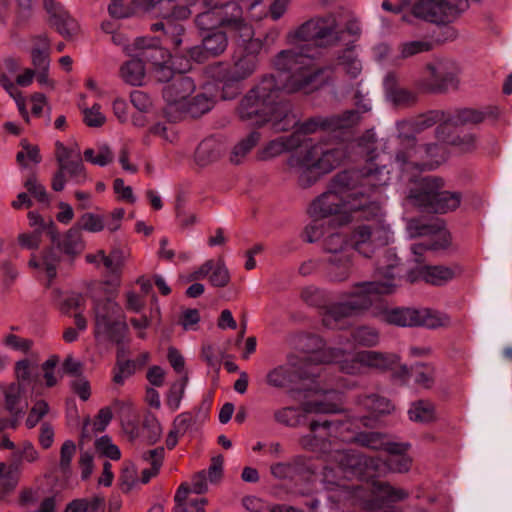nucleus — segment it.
I'll return each instance as SVG.
<instances>
[{"mask_svg": "<svg viewBox=\"0 0 512 512\" xmlns=\"http://www.w3.org/2000/svg\"><path fill=\"white\" fill-rule=\"evenodd\" d=\"M271 474L278 479L292 478L298 472V463L291 462H278L271 466Z\"/></svg>", "mask_w": 512, "mask_h": 512, "instance_id": "0e129e2a", "label": "nucleus"}, {"mask_svg": "<svg viewBox=\"0 0 512 512\" xmlns=\"http://www.w3.org/2000/svg\"><path fill=\"white\" fill-rule=\"evenodd\" d=\"M1 343L7 348L21 353H28L33 345L32 340L19 337L13 333L3 335Z\"/></svg>", "mask_w": 512, "mask_h": 512, "instance_id": "5fc2aeb1", "label": "nucleus"}, {"mask_svg": "<svg viewBox=\"0 0 512 512\" xmlns=\"http://www.w3.org/2000/svg\"><path fill=\"white\" fill-rule=\"evenodd\" d=\"M76 453V445L72 440H66L60 450L59 468L67 474L71 470V462Z\"/></svg>", "mask_w": 512, "mask_h": 512, "instance_id": "052dcab7", "label": "nucleus"}, {"mask_svg": "<svg viewBox=\"0 0 512 512\" xmlns=\"http://www.w3.org/2000/svg\"><path fill=\"white\" fill-rule=\"evenodd\" d=\"M409 419L416 423H430L436 419L434 404L429 400H417L408 410Z\"/></svg>", "mask_w": 512, "mask_h": 512, "instance_id": "f704fd0d", "label": "nucleus"}, {"mask_svg": "<svg viewBox=\"0 0 512 512\" xmlns=\"http://www.w3.org/2000/svg\"><path fill=\"white\" fill-rule=\"evenodd\" d=\"M49 412V405L44 400H38L32 406L29 415L26 419V426L28 428L35 427L40 420Z\"/></svg>", "mask_w": 512, "mask_h": 512, "instance_id": "e2e57ef3", "label": "nucleus"}, {"mask_svg": "<svg viewBox=\"0 0 512 512\" xmlns=\"http://www.w3.org/2000/svg\"><path fill=\"white\" fill-rule=\"evenodd\" d=\"M43 40V49L33 48L31 51L32 64L34 66V70L41 69H49L50 68V59H49V39L47 36H43L41 38Z\"/></svg>", "mask_w": 512, "mask_h": 512, "instance_id": "3c124183", "label": "nucleus"}, {"mask_svg": "<svg viewBox=\"0 0 512 512\" xmlns=\"http://www.w3.org/2000/svg\"><path fill=\"white\" fill-rule=\"evenodd\" d=\"M436 123L435 115L427 114L419 116L415 119L401 120L398 121L397 126V138L401 144H413L415 140V134L433 126Z\"/></svg>", "mask_w": 512, "mask_h": 512, "instance_id": "cd10ccee", "label": "nucleus"}, {"mask_svg": "<svg viewBox=\"0 0 512 512\" xmlns=\"http://www.w3.org/2000/svg\"><path fill=\"white\" fill-rule=\"evenodd\" d=\"M104 499L99 496L77 498L66 505L64 512H103Z\"/></svg>", "mask_w": 512, "mask_h": 512, "instance_id": "e433bc0d", "label": "nucleus"}, {"mask_svg": "<svg viewBox=\"0 0 512 512\" xmlns=\"http://www.w3.org/2000/svg\"><path fill=\"white\" fill-rule=\"evenodd\" d=\"M311 360L336 363L342 372L358 375L363 373L365 369H391L399 363V356L372 350L351 353L342 348H327L313 355Z\"/></svg>", "mask_w": 512, "mask_h": 512, "instance_id": "6e6552de", "label": "nucleus"}, {"mask_svg": "<svg viewBox=\"0 0 512 512\" xmlns=\"http://www.w3.org/2000/svg\"><path fill=\"white\" fill-rule=\"evenodd\" d=\"M346 157L347 151L343 144L320 140L292 154L287 165L297 175L299 185L306 188L339 167Z\"/></svg>", "mask_w": 512, "mask_h": 512, "instance_id": "20e7f679", "label": "nucleus"}, {"mask_svg": "<svg viewBox=\"0 0 512 512\" xmlns=\"http://www.w3.org/2000/svg\"><path fill=\"white\" fill-rule=\"evenodd\" d=\"M135 47L141 50L137 56H141L146 61L154 64V75L159 82H166L168 84L177 75V73L165 63L167 53L158 46V41L144 37L137 38L135 39Z\"/></svg>", "mask_w": 512, "mask_h": 512, "instance_id": "5701e85b", "label": "nucleus"}, {"mask_svg": "<svg viewBox=\"0 0 512 512\" xmlns=\"http://www.w3.org/2000/svg\"><path fill=\"white\" fill-rule=\"evenodd\" d=\"M341 396L335 391H328L324 399L308 400L302 404V410L306 414L335 413L339 411Z\"/></svg>", "mask_w": 512, "mask_h": 512, "instance_id": "7c9ffc66", "label": "nucleus"}, {"mask_svg": "<svg viewBox=\"0 0 512 512\" xmlns=\"http://www.w3.org/2000/svg\"><path fill=\"white\" fill-rule=\"evenodd\" d=\"M83 120L89 127H100L105 121L106 117L100 111V105L94 104L91 108H83Z\"/></svg>", "mask_w": 512, "mask_h": 512, "instance_id": "338daca9", "label": "nucleus"}, {"mask_svg": "<svg viewBox=\"0 0 512 512\" xmlns=\"http://www.w3.org/2000/svg\"><path fill=\"white\" fill-rule=\"evenodd\" d=\"M289 139L280 137L278 139L270 141L261 151L260 158L267 160L274 158L286 152L290 148Z\"/></svg>", "mask_w": 512, "mask_h": 512, "instance_id": "603ef678", "label": "nucleus"}, {"mask_svg": "<svg viewBox=\"0 0 512 512\" xmlns=\"http://www.w3.org/2000/svg\"><path fill=\"white\" fill-rule=\"evenodd\" d=\"M259 140L260 134L256 131L251 132L245 138L241 139L232 148L230 161L234 164H240L246 155L256 146Z\"/></svg>", "mask_w": 512, "mask_h": 512, "instance_id": "4c0bfd02", "label": "nucleus"}, {"mask_svg": "<svg viewBox=\"0 0 512 512\" xmlns=\"http://www.w3.org/2000/svg\"><path fill=\"white\" fill-rule=\"evenodd\" d=\"M434 249L432 245H424L422 243L414 244L411 247L413 254L412 262L416 264L415 268H410L407 272V280L411 283L423 280L432 285H443L446 282L452 280L457 271L458 267H446V266H429L424 265L422 256L427 250Z\"/></svg>", "mask_w": 512, "mask_h": 512, "instance_id": "a211bd4d", "label": "nucleus"}, {"mask_svg": "<svg viewBox=\"0 0 512 512\" xmlns=\"http://www.w3.org/2000/svg\"><path fill=\"white\" fill-rule=\"evenodd\" d=\"M22 392L23 388L22 384L20 383H12L6 388L4 392L5 408L14 417V419L1 424L0 430L8 426H11L12 428L16 427L18 418L21 417L24 413V407L20 406V398Z\"/></svg>", "mask_w": 512, "mask_h": 512, "instance_id": "c756f323", "label": "nucleus"}, {"mask_svg": "<svg viewBox=\"0 0 512 512\" xmlns=\"http://www.w3.org/2000/svg\"><path fill=\"white\" fill-rule=\"evenodd\" d=\"M324 252L328 255L329 276L334 281L348 279L352 272V252L347 236L342 232H333L323 240Z\"/></svg>", "mask_w": 512, "mask_h": 512, "instance_id": "f3484780", "label": "nucleus"}, {"mask_svg": "<svg viewBox=\"0 0 512 512\" xmlns=\"http://www.w3.org/2000/svg\"><path fill=\"white\" fill-rule=\"evenodd\" d=\"M274 418L278 423L286 426H297L301 423L299 410L294 407H285L275 411Z\"/></svg>", "mask_w": 512, "mask_h": 512, "instance_id": "bf43d9fd", "label": "nucleus"}, {"mask_svg": "<svg viewBox=\"0 0 512 512\" xmlns=\"http://www.w3.org/2000/svg\"><path fill=\"white\" fill-rule=\"evenodd\" d=\"M341 173L348 174L353 178V181L349 183L351 195L358 201L364 202L363 208L369 209V211L365 210L366 215L377 219L383 216L380 198L390 181V172L386 166L379 167L368 163L362 169L342 171Z\"/></svg>", "mask_w": 512, "mask_h": 512, "instance_id": "0eeeda50", "label": "nucleus"}, {"mask_svg": "<svg viewBox=\"0 0 512 512\" xmlns=\"http://www.w3.org/2000/svg\"><path fill=\"white\" fill-rule=\"evenodd\" d=\"M57 247L72 257L80 254L85 247L80 229L76 226L71 227L57 242Z\"/></svg>", "mask_w": 512, "mask_h": 512, "instance_id": "72a5a7b5", "label": "nucleus"}, {"mask_svg": "<svg viewBox=\"0 0 512 512\" xmlns=\"http://www.w3.org/2000/svg\"><path fill=\"white\" fill-rule=\"evenodd\" d=\"M75 226L80 229V232L84 230L90 233H98L105 228V218L102 215L87 212L79 218Z\"/></svg>", "mask_w": 512, "mask_h": 512, "instance_id": "de8ad7c7", "label": "nucleus"}, {"mask_svg": "<svg viewBox=\"0 0 512 512\" xmlns=\"http://www.w3.org/2000/svg\"><path fill=\"white\" fill-rule=\"evenodd\" d=\"M214 106V101L206 94H197L191 101H187V105L183 110V115L188 114L191 117H199L209 112Z\"/></svg>", "mask_w": 512, "mask_h": 512, "instance_id": "79ce46f5", "label": "nucleus"}, {"mask_svg": "<svg viewBox=\"0 0 512 512\" xmlns=\"http://www.w3.org/2000/svg\"><path fill=\"white\" fill-rule=\"evenodd\" d=\"M410 444L392 443L387 446L389 456L386 460L381 458H367L363 455L347 454L336 450L335 459L338 456L345 457L347 463L341 460L344 471L356 478L381 476L388 473H407L412 466V458L406 454Z\"/></svg>", "mask_w": 512, "mask_h": 512, "instance_id": "423d86ee", "label": "nucleus"}, {"mask_svg": "<svg viewBox=\"0 0 512 512\" xmlns=\"http://www.w3.org/2000/svg\"><path fill=\"white\" fill-rule=\"evenodd\" d=\"M95 447L97 451L112 460H118L121 457L119 448L112 443L108 436H102L97 439L95 442Z\"/></svg>", "mask_w": 512, "mask_h": 512, "instance_id": "69168bd1", "label": "nucleus"}, {"mask_svg": "<svg viewBox=\"0 0 512 512\" xmlns=\"http://www.w3.org/2000/svg\"><path fill=\"white\" fill-rule=\"evenodd\" d=\"M428 76L418 84L419 88L432 93L457 89L462 72L460 64L453 58L439 56L426 64Z\"/></svg>", "mask_w": 512, "mask_h": 512, "instance_id": "2eb2a0df", "label": "nucleus"}, {"mask_svg": "<svg viewBox=\"0 0 512 512\" xmlns=\"http://www.w3.org/2000/svg\"><path fill=\"white\" fill-rule=\"evenodd\" d=\"M127 53L130 55H134L135 58L125 62L120 68L121 78L127 84L132 86H141L145 79V67L143 61L145 60L141 56H137L141 52V50L136 49L135 42L133 43V48L125 47Z\"/></svg>", "mask_w": 512, "mask_h": 512, "instance_id": "c85d7f7f", "label": "nucleus"}, {"mask_svg": "<svg viewBox=\"0 0 512 512\" xmlns=\"http://www.w3.org/2000/svg\"><path fill=\"white\" fill-rule=\"evenodd\" d=\"M403 146L395 156V164L402 171V178L409 182H415L416 173L425 170H434L445 161L443 148L436 143L424 145L401 144Z\"/></svg>", "mask_w": 512, "mask_h": 512, "instance_id": "9b49d317", "label": "nucleus"}, {"mask_svg": "<svg viewBox=\"0 0 512 512\" xmlns=\"http://www.w3.org/2000/svg\"><path fill=\"white\" fill-rule=\"evenodd\" d=\"M94 334L97 339L121 343L127 331V325L121 319L120 306L110 297L94 299Z\"/></svg>", "mask_w": 512, "mask_h": 512, "instance_id": "4468645a", "label": "nucleus"}, {"mask_svg": "<svg viewBox=\"0 0 512 512\" xmlns=\"http://www.w3.org/2000/svg\"><path fill=\"white\" fill-rule=\"evenodd\" d=\"M209 274V282L214 287H225L230 281V274L222 259L213 261V269Z\"/></svg>", "mask_w": 512, "mask_h": 512, "instance_id": "864d4df0", "label": "nucleus"}, {"mask_svg": "<svg viewBox=\"0 0 512 512\" xmlns=\"http://www.w3.org/2000/svg\"><path fill=\"white\" fill-rule=\"evenodd\" d=\"M468 7L467 0L451 4L447 0H421L413 6V14L435 24L453 22Z\"/></svg>", "mask_w": 512, "mask_h": 512, "instance_id": "aec40b11", "label": "nucleus"}, {"mask_svg": "<svg viewBox=\"0 0 512 512\" xmlns=\"http://www.w3.org/2000/svg\"><path fill=\"white\" fill-rule=\"evenodd\" d=\"M163 458V447H158L143 454V459L151 464V468H147L142 471L141 482L143 484L148 483L150 479L158 473L159 468L162 465Z\"/></svg>", "mask_w": 512, "mask_h": 512, "instance_id": "a19ab883", "label": "nucleus"}, {"mask_svg": "<svg viewBox=\"0 0 512 512\" xmlns=\"http://www.w3.org/2000/svg\"><path fill=\"white\" fill-rule=\"evenodd\" d=\"M298 373L290 364L280 365L271 369L266 376V382L274 388H284L296 381Z\"/></svg>", "mask_w": 512, "mask_h": 512, "instance_id": "473e14b6", "label": "nucleus"}, {"mask_svg": "<svg viewBox=\"0 0 512 512\" xmlns=\"http://www.w3.org/2000/svg\"><path fill=\"white\" fill-rule=\"evenodd\" d=\"M219 26L234 33L242 42L250 40L254 36L253 27L243 17L241 6L234 1L215 7Z\"/></svg>", "mask_w": 512, "mask_h": 512, "instance_id": "4be33fe9", "label": "nucleus"}, {"mask_svg": "<svg viewBox=\"0 0 512 512\" xmlns=\"http://www.w3.org/2000/svg\"><path fill=\"white\" fill-rule=\"evenodd\" d=\"M107 257L111 261L110 266H107V271L112 275L120 277L123 266L131 257V252L127 247L114 245Z\"/></svg>", "mask_w": 512, "mask_h": 512, "instance_id": "58836bf2", "label": "nucleus"}, {"mask_svg": "<svg viewBox=\"0 0 512 512\" xmlns=\"http://www.w3.org/2000/svg\"><path fill=\"white\" fill-rule=\"evenodd\" d=\"M137 370V363L132 360L125 359V351L121 347L117 352V362L113 369V381L118 385H122L124 381L132 376Z\"/></svg>", "mask_w": 512, "mask_h": 512, "instance_id": "c9c22d12", "label": "nucleus"}, {"mask_svg": "<svg viewBox=\"0 0 512 512\" xmlns=\"http://www.w3.org/2000/svg\"><path fill=\"white\" fill-rule=\"evenodd\" d=\"M352 344L364 347H374L380 341L377 329L369 326H360L351 333Z\"/></svg>", "mask_w": 512, "mask_h": 512, "instance_id": "ea45409f", "label": "nucleus"}, {"mask_svg": "<svg viewBox=\"0 0 512 512\" xmlns=\"http://www.w3.org/2000/svg\"><path fill=\"white\" fill-rule=\"evenodd\" d=\"M432 45L428 41L424 40H415L408 41L400 44L399 52L402 58H409L414 55L427 52L431 49Z\"/></svg>", "mask_w": 512, "mask_h": 512, "instance_id": "13d9d810", "label": "nucleus"}, {"mask_svg": "<svg viewBox=\"0 0 512 512\" xmlns=\"http://www.w3.org/2000/svg\"><path fill=\"white\" fill-rule=\"evenodd\" d=\"M244 48L235 53L232 66L223 76L226 84L241 82L252 76L258 67V53L262 43L258 39L247 40Z\"/></svg>", "mask_w": 512, "mask_h": 512, "instance_id": "412c9836", "label": "nucleus"}, {"mask_svg": "<svg viewBox=\"0 0 512 512\" xmlns=\"http://www.w3.org/2000/svg\"><path fill=\"white\" fill-rule=\"evenodd\" d=\"M194 80L182 73L172 79L163 88V98L166 102L165 115L176 121L183 115L188 98L195 91Z\"/></svg>", "mask_w": 512, "mask_h": 512, "instance_id": "6ab92c4d", "label": "nucleus"}, {"mask_svg": "<svg viewBox=\"0 0 512 512\" xmlns=\"http://www.w3.org/2000/svg\"><path fill=\"white\" fill-rule=\"evenodd\" d=\"M338 65L351 77L356 78L362 70L360 60L352 49H346L338 57Z\"/></svg>", "mask_w": 512, "mask_h": 512, "instance_id": "49530a36", "label": "nucleus"}, {"mask_svg": "<svg viewBox=\"0 0 512 512\" xmlns=\"http://www.w3.org/2000/svg\"><path fill=\"white\" fill-rule=\"evenodd\" d=\"M43 7L49 15V24L64 38L71 39L80 31L77 20L56 0H43Z\"/></svg>", "mask_w": 512, "mask_h": 512, "instance_id": "393cba45", "label": "nucleus"}, {"mask_svg": "<svg viewBox=\"0 0 512 512\" xmlns=\"http://www.w3.org/2000/svg\"><path fill=\"white\" fill-rule=\"evenodd\" d=\"M55 147L58 169L52 177V189L56 192L64 190L67 178L77 185L85 183L87 174L79 148L77 146L67 147L59 141L56 142Z\"/></svg>", "mask_w": 512, "mask_h": 512, "instance_id": "dca6fc26", "label": "nucleus"}, {"mask_svg": "<svg viewBox=\"0 0 512 512\" xmlns=\"http://www.w3.org/2000/svg\"><path fill=\"white\" fill-rule=\"evenodd\" d=\"M15 375L20 384L32 383L38 378L37 365L27 359L17 361L15 364Z\"/></svg>", "mask_w": 512, "mask_h": 512, "instance_id": "09e8293b", "label": "nucleus"}, {"mask_svg": "<svg viewBox=\"0 0 512 512\" xmlns=\"http://www.w3.org/2000/svg\"><path fill=\"white\" fill-rule=\"evenodd\" d=\"M227 150L225 141L222 138L210 136L203 139L194 152V162L197 166L204 168L219 161Z\"/></svg>", "mask_w": 512, "mask_h": 512, "instance_id": "bb28decb", "label": "nucleus"}, {"mask_svg": "<svg viewBox=\"0 0 512 512\" xmlns=\"http://www.w3.org/2000/svg\"><path fill=\"white\" fill-rule=\"evenodd\" d=\"M301 299L310 306H320L325 301V293L317 287L307 286L301 291Z\"/></svg>", "mask_w": 512, "mask_h": 512, "instance_id": "774afa93", "label": "nucleus"}, {"mask_svg": "<svg viewBox=\"0 0 512 512\" xmlns=\"http://www.w3.org/2000/svg\"><path fill=\"white\" fill-rule=\"evenodd\" d=\"M362 419H348L345 421H313L310 423V432L300 439L301 446L309 451L326 455L327 460L336 463L337 468L326 466L322 472V484L327 490L328 499L332 502H341L344 500L359 497L360 490L351 487L347 480L355 477L344 471L341 467V460L346 464L345 457L338 456L335 459L336 450L347 454L358 453L341 448V443H357L363 447L374 450H386L387 446L392 444L386 434L380 432H360V423Z\"/></svg>", "mask_w": 512, "mask_h": 512, "instance_id": "f03ea898", "label": "nucleus"}, {"mask_svg": "<svg viewBox=\"0 0 512 512\" xmlns=\"http://www.w3.org/2000/svg\"><path fill=\"white\" fill-rule=\"evenodd\" d=\"M359 120V115L355 111H346L342 115L333 116H316L300 123L297 118V124L293 128H297L298 132L311 134L317 131H336L338 129L348 128Z\"/></svg>", "mask_w": 512, "mask_h": 512, "instance_id": "b1692460", "label": "nucleus"}, {"mask_svg": "<svg viewBox=\"0 0 512 512\" xmlns=\"http://www.w3.org/2000/svg\"><path fill=\"white\" fill-rule=\"evenodd\" d=\"M443 187L442 178L423 177L410 189L408 199L413 205L429 212L445 214L455 211L461 204L462 195L459 192L442 191Z\"/></svg>", "mask_w": 512, "mask_h": 512, "instance_id": "9d476101", "label": "nucleus"}, {"mask_svg": "<svg viewBox=\"0 0 512 512\" xmlns=\"http://www.w3.org/2000/svg\"><path fill=\"white\" fill-rule=\"evenodd\" d=\"M60 263V256L53 248H47L42 251L41 257L38 259L36 255H32L28 262L29 267L43 271L49 283L57 276V267Z\"/></svg>", "mask_w": 512, "mask_h": 512, "instance_id": "2f4dec72", "label": "nucleus"}, {"mask_svg": "<svg viewBox=\"0 0 512 512\" xmlns=\"http://www.w3.org/2000/svg\"><path fill=\"white\" fill-rule=\"evenodd\" d=\"M402 267L396 253L384 249L377 258L373 280L356 284L347 298L333 304L323 314V325L329 329H344L347 318L357 315L372 306L377 295L391 294L399 286Z\"/></svg>", "mask_w": 512, "mask_h": 512, "instance_id": "7ed1b4c3", "label": "nucleus"}, {"mask_svg": "<svg viewBox=\"0 0 512 512\" xmlns=\"http://www.w3.org/2000/svg\"><path fill=\"white\" fill-rule=\"evenodd\" d=\"M86 161L104 167L113 161L114 155L110 147L106 144L97 146V148H88L84 151Z\"/></svg>", "mask_w": 512, "mask_h": 512, "instance_id": "37998d69", "label": "nucleus"}, {"mask_svg": "<svg viewBox=\"0 0 512 512\" xmlns=\"http://www.w3.org/2000/svg\"><path fill=\"white\" fill-rule=\"evenodd\" d=\"M368 208L357 210L355 213L358 214L359 218H363L367 221H371V224L357 226L350 238V247L355 249L358 253L364 257H370L378 245L387 244L392 237L390 226L385 223L383 216L379 217H368L366 211Z\"/></svg>", "mask_w": 512, "mask_h": 512, "instance_id": "f8f14e48", "label": "nucleus"}, {"mask_svg": "<svg viewBox=\"0 0 512 512\" xmlns=\"http://www.w3.org/2000/svg\"><path fill=\"white\" fill-rule=\"evenodd\" d=\"M359 153L364 155L368 162L372 163L376 158V138L372 132H367L358 140Z\"/></svg>", "mask_w": 512, "mask_h": 512, "instance_id": "6e6d98bb", "label": "nucleus"}, {"mask_svg": "<svg viewBox=\"0 0 512 512\" xmlns=\"http://www.w3.org/2000/svg\"><path fill=\"white\" fill-rule=\"evenodd\" d=\"M353 178L345 173H338L331 181L327 191L316 198L309 207V213L316 219L336 217L338 224L351 221L352 213L363 209V201H358L349 188Z\"/></svg>", "mask_w": 512, "mask_h": 512, "instance_id": "39448f33", "label": "nucleus"}, {"mask_svg": "<svg viewBox=\"0 0 512 512\" xmlns=\"http://www.w3.org/2000/svg\"><path fill=\"white\" fill-rule=\"evenodd\" d=\"M414 381L424 388H430L434 382V368L426 364H417L413 367Z\"/></svg>", "mask_w": 512, "mask_h": 512, "instance_id": "4d7b16f0", "label": "nucleus"}, {"mask_svg": "<svg viewBox=\"0 0 512 512\" xmlns=\"http://www.w3.org/2000/svg\"><path fill=\"white\" fill-rule=\"evenodd\" d=\"M374 493L377 498L385 499L388 502H398L406 499L409 493L402 488H395L388 483L374 484Z\"/></svg>", "mask_w": 512, "mask_h": 512, "instance_id": "a18cd8bd", "label": "nucleus"}, {"mask_svg": "<svg viewBox=\"0 0 512 512\" xmlns=\"http://www.w3.org/2000/svg\"><path fill=\"white\" fill-rule=\"evenodd\" d=\"M188 377L184 374L179 380L175 381L166 396V405L172 410L176 411L179 409L182 398L185 393L187 386Z\"/></svg>", "mask_w": 512, "mask_h": 512, "instance_id": "c03bdc74", "label": "nucleus"}, {"mask_svg": "<svg viewBox=\"0 0 512 512\" xmlns=\"http://www.w3.org/2000/svg\"><path fill=\"white\" fill-rule=\"evenodd\" d=\"M376 316L382 322L400 327L423 326L435 329L447 326L450 323L448 315L426 308H383Z\"/></svg>", "mask_w": 512, "mask_h": 512, "instance_id": "ddd939ff", "label": "nucleus"}, {"mask_svg": "<svg viewBox=\"0 0 512 512\" xmlns=\"http://www.w3.org/2000/svg\"><path fill=\"white\" fill-rule=\"evenodd\" d=\"M275 68L281 72L279 79L265 76L241 100L238 112L242 120L252 125L272 122L277 131H288L297 124V115L289 105L281 102L283 92L309 93L321 86L318 78L322 69H313V56L294 49L283 50L274 59Z\"/></svg>", "mask_w": 512, "mask_h": 512, "instance_id": "f257e3e1", "label": "nucleus"}, {"mask_svg": "<svg viewBox=\"0 0 512 512\" xmlns=\"http://www.w3.org/2000/svg\"><path fill=\"white\" fill-rule=\"evenodd\" d=\"M484 113L474 110V109H462L459 110L452 121L455 125H464V124H477L484 120Z\"/></svg>", "mask_w": 512, "mask_h": 512, "instance_id": "680f3d73", "label": "nucleus"}, {"mask_svg": "<svg viewBox=\"0 0 512 512\" xmlns=\"http://www.w3.org/2000/svg\"><path fill=\"white\" fill-rule=\"evenodd\" d=\"M361 405L365 409L377 414H386L393 410V405L388 399L376 394L363 397L361 399Z\"/></svg>", "mask_w": 512, "mask_h": 512, "instance_id": "8fccbe9b", "label": "nucleus"}, {"mask_svg": "<svg viewBox=\"0 0 512 512\" xmlns=\"http://www.w3.org/2000/svg\"><path fill=\"white\" fill-rule=\"evenodd\" d=\"M338 23L334 16L313 18L287 35V41L293 45L292 49L302 51L304 54H311L315 58L316 49L309 43L317 46L334 45L341 40L337 30ZM313 69H317L313 65Z\"/></svg>", "mask_w": 512, "mask_h": 512, "instance_id": "1a4fd4ad", "label": "nucleus"}, {"mask_svg": "<svg viewBox=\"0 0 512 512\" xmlns=\"http://www.w3.org/2000/svg\"><path fill=\"white\" fill-rule=\"evenodd\" d=\"M228 45L226 33L222 31L213 32L202 39L201 45L192 47L189 50L190 57L196 62H204L210 57L222 54Z\"/></svg>", "mask_w": 512, "mask_h": 512, "instance_id": "a878e982", "label": "nucleus"}]
</instances>
